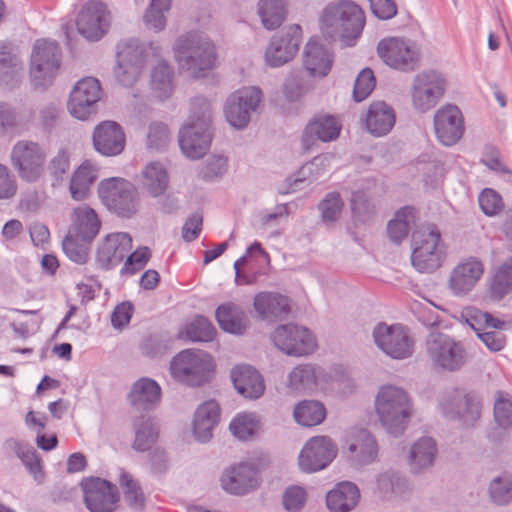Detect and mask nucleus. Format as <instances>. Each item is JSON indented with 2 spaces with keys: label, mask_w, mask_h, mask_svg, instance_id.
Returning a JSON list of instances; mask_svg holds the SVG:
<instances>
[{
  "label": "nucleus",
  "mask_w": 512,
  "mask_h": 512,
  "mask_svg": "<svg viewBox=\"0 0 512 512\" xmlns=\"http://www.w3.org/2000/svg\"><path fill=\"white\" fill-rule=\"evenodd\" d=\"M405 479L393 470L381 472L376 477L378 493L383 499L390 500L405 487Z\"/></svg>",
  "instance_id": "obj_52"
},
{
  "label": "nucleus",
  "mask_w": 512,
  "mask_h": 512,
  "mask_svg": "<svg viewBox=\"0 0 512 512\" xmlns=\"http://www.w3.org/2000/svg\"><path fill=\"white\" fill-rule=\"evenodd\" d=\"M367 131L375 137L387 135L395 125V112L384 101H376L369 105L363 117Z\"/></svg>",
  "instance_id": "obj_31"
},
{
  "label": "nucleus",
  "mask_w": 512,
  "mask_h": 512,
  "mask_svg": "<svg viewBox=\"0 0 512 512\" xmlns=\"http://www.w3.org/2000/svg\"><path fill=\"white\" fill-rule=\"evenodd\" d=\"M512 290V257L504 262L496 271L491 282V293L494 298L501 299Z\"/></svg>",
  "instance_id": "obj_53"
},
{
  "label": "nucleus",
  "mask_w": 512,
  "mask_h": 512,
  "mask_svg": "<svg viewBox=\"0 0 512 512\" xmlns=\"http://www.w3.org/2000/svg\"><path fill=\"white\" fill-rule=\"evenodd\" d=\"M212 370L213 359L202 350H183L170 363L173 378L191 387H199L207 383Z\"/></svg>",
  "instance_id": "obj_5"
},
{
  "label": "nucleus",
  "mask_w": 512,
  "mask_h": 512,
  "mask_svg": "<svg viewBox=\"0 0 512 512\" xmlns=\"http://www.w3.org/2000/svg\"><path fill=\"white\" fill-rule=\"evenodd\" d=\"M168 181L167 171L159 162H151L143 171V186L153 197L164 193Z\"/></svg>",
  "instance_id": "obj_45"
},
{
  "label": "nucleus",
  "mask_w": 512,
  "mask_h": 512,
  "mask_svg": "<svg viewBox=\"0 0 512 512\" xmlns=\"http://www.w3.org/2000/svg\"><path fill=\"white\" fill-rule=\"evenodd\" d=\"M337 449L327 436H316L309 439L299 455V466L307 473L317 472L326 468L336 457Z\"/></svg>",
  "instance_id": "obj_17"
},
{
  "label": "nucleus",
  "mask_w": 512,
  "mask_h": 512,
  "mask_svg": "<svg viewBox=\"0 0 512 512\" xmlns=\"http://www.w3.org/2000/svg\"><path fill=\"white\" fill-rule=\"evenodd\" d=\"M230 377L237 392L246 399H259L265 392L262 375L251 365H236L232 368Z\"/></svg>",
  "instance_id": "obj_27"
},
{
  "label": "nucleus",
  "mask_w": 512,
  "mask_h": 512,
  "mask_svg": "<svg viewBox=\"0 0 512 512\" xmlns=\"http://www.w3.org/2000/svg\"><path fill=\"white\" fill-rule=\"evenodd\" d=\"M344 449L348 460L357 466L369 465L378 456L376 439L364 428H352L347 432Z\"/></svg>",
  "instance_id": "obj_20"
},
{
  "label": "nucleus",
  "mask_w": 512,
  "mask_h": 512,
  "mask_svg": "<svg viewBox=\"0 0 512 512\" xmlns=\"http://www.w3.org/2000/svg\"><path fill=\"white\" fill-rule=\"evenodd\" d=\"M23 71L20 58L10 48L0 43V85L14 86Z\"/></svg>",
  "instance_id": "obj_42"
},
{
  "label": "nucleus",
  "mask_w": 512,
  "mask_h": 512,
  "mask_svg": "<svg viewBox=\"0 0 512 512\" xmlns=\"http://www.w3.org/2000/svg\"><path fill=\"white\" fill-rule=\"evenodd\" d=\"M171 0H152L143 19L149 29L160 31L166 25L164 13L170 9Z\"/></svg>",
  "instance_id": "obj_56"
},
{
  "label": "nucleus",
  "mask_w": 512,
  "mask_h": 512,
  "mask_svg": "<svg viewBox=\"0 0 512 512\" xmlns=\"http://www.w3.org/2000/svg\"><path fill=\"white\" fill-rule=\"evenodd\" d=\"M302 42V29L294 24L275 34L265 51V62L276 68L291 61L299 50Z\"/></svg>",
  "instance_id": "obj_14"
},
{
  "label": "nucleus",
  "mask_w": 512,
  "mask_h": 512,
  "mask_svg": "<svg viewBox=\"0 0 512 512\" xmlns=\"http://www.w3.org/2000/svg\"><path fill=\"white\" fill-rule=\"evenodd\" d=\"M494 419L503 429L512 428V402L506 399L502 392H497L494 403Z\"/></svg>",
  "instance_id": "obj_64"
},
{
  "label": "nucleus",
  "mask_w": 512,
  "mask_h": 512,
  "mask_svg": "<svg viewBox=\"0 0 512 512\" xmlns=\"http://www.w3.org/2000/svg\"><path fill=\"white\" fill-rule=\"evenodd\" d=\"M333 57L330 51L320 42L311 39L303 52V66L313 77H325L331 70Z\"/></svg>",
  "instance_id": "obj_32"
},
{
  "label": "nucleus",
  "mask_w": 512,
  "mask_h": 512,
  "mask_svg": "<svg viewBox=\"0 0 512 512\" xmlns=\"http://www.w3.org/2000/svg\"><path fill=\"white\" fill-rule=\"evenodd\" d=\"M437 445L431 437H421L409 450L408 465L412 473L418 474L430 469L436 459Z\"/></svg>",
  "instance_id": "obj_36"
},
{
  "label": "nucleus",
  "mask_w": 512,
  "mask_h": 512,
  "mask_svg": "<svg viewBox=\"0 0 512 512\" xmlns=\"http://www.w3.org/2000/svg\"><path fill=\"white\" fill-rule=\"evenodd\" d=\"M90 243L83 242L77 235H68L62 243L66 256L77 264H84L88 259Z\"/></svg>",
  "instance_id": "obj_62"
},
{
  "label": "nucleus",
  "mask_w": 512,
  "mask_h": 512,
  "mask_svg": "<svg viewBox=\"0 0 512 512\" xmlns=\"http://www.w3.org/2000/svg\"><path fill=\"white\" fill-rule=\"evenodd\" d=\"M443 259V252H428L422 249H413L411 263L419 272L430 273L435 271Z\"/></svg>",
  "instance_id": "obj_60"
},
{
  "label": "nucleus",
  "mask_w": 512,
  "mask_h": 512,
  "mask_svg": "<svg viewBox=\"0 0 512 512\" xmlns=\"http://www.w3.org/2000/svg\"><path fill=\"white\" fill-rule=\"evenodd\" d=\"M441 235L434 224H424L412 234V248L428 252H443L440 245Z\"/></svg>",
  "instance_id": "obj_46"
},
{
  "label": "nucleus",
  "mask_w": 512,
  "mask_h": 512,
  "mask_svg": "<svg viewBox=\"0 0 512 512\" xmlns=\"http://www.w3.org/2000/svg\"><path fill=\"white\" fill-rule=\"evenodd\" d=\"M62 51L56 41L38 39L30 56L29 74L35 88L44 89L57 76L61 65Z\"/></svg>",
  "instance_id": "obj_6"
},
{
  "label": "nucleus",
  "mask_w": 512,
  "mask_h": 512,
  "mask_svg": "<svg viewBox=\"0 0 512 512\" xmlns=\"http://www.w3.org/2000/svg\"><path fill=\"white\" fill-rule=\"evenodd\" d=\"M174 50L180 69L193 78L204 76L215 65V47L202 33H188L178 38Z\"/></svg>",
  "instance_id": "obj_3"
},
{
  "label": "nucleus",
  "mask_w": 512,
  "mask_h": 512,
  "mask_svg": "<svg viewBox=\"0 0 512 512\" xmlns=\"http://www.w3.org/2000/svg\"><path fill=\"white\" fill-rule=\"evenodd\" d=\"M119 483L128 505L134 509H142L145 499L138 483L132 476L121 469Z\"/></svg>",
  "instance_id": "obj_55"
},
{
  "label": "nucleus",
  "mask_w": 512,
  "mask_h": 512,
  "mask_svg": "<svg viewBox=\"0 0 512 512\" xmlns=\"http://www.w3.org/2000/svg\"><path fill=\"white\" fill-rule=\"evenodd\" d=\"M378 56L393 69L404 72L414 70L419 64V51L416 44L408 39L390 37L377 45Z\"/></svg>",
  "instance_id": "obj_10"
},
{
  "label": "nucleus",
  "mask_w": 512,
  "mask_h": 512,
  "mask_svg": "<svg viewBox=\"0 0 512 512\" xmlns=\"http://www.w3.org/2000/svg\"><path fill=\"white\" fill-rule=\"evenodd\" d=\"M414 220L413 209L405 207L400 209L395 218L387 225V233L391 241L400 244L408 235L410 225Z\"/></svg>",
  "instance_id": "obj_47"
},
{
  "label": "nucleus",
  "mask_w": 512,
  "mask_h": 512,
  "mask_svg": "<svg viewBox=\"0 0 512 512\" xmlns=\"http://www.w3.org/2000/svg\"><path fill=\"white\" fill-rule=\"evenodd\" d=\"M261 98V90L254 86L244 87L232 93L224 107V113L230 125L237 129L245 128L251 119L252 112L258 108Z\"/></svg>",
  "instance_id": "obj_13"
},
{
  "label": "nucleus",
  "mask_w": 512,
  "mask_h": 512,
  "mask_svg": "<svg viewBox=\"0 0 512 512\" xmlns=\"http://www.w3.org/2000/svg\"><path fill=\"white\" fill-rule=\"evenodd\" d=\"M84 503L90 512H111L119 500L116 485L101 478H86L81 482Z\"/></svg>",
  "instance_id": "obj_16"
},
{
  "label": "nucleus",
  "mask_w": 512,
  "mask_h": 512,
  "mask_svg": "<svg viewBox=\"0 0 512 512\" xmlns=\"http://www.w3.org/2000/svg\"><path fill=\"white\" fill-rule=\"evenodd\" d=\"M440 406L447 417L459 419L465 426H474L481 416L480 397L474 392L455 391Z\"/></svg>",
  "instance_id": "obj_18"
},
{
  "label": "nucleus",
  "mask_w": 512,
  "mask_h": 512,
  "mask_svg": "<svg viewBox=\"0 0 512 512\" xmlns=\"http://www.w3.org/2000/svg\"><path fill=\"white\" fill-rule=\"evenodd\" d=\"M174 69L166 61H160L151 70V89L160 100L168 99L174 91Z\"/></svg>",
  "instance_id": "obj_40"
},
{
  "label": "nucleus",
  "mask_w": 512,
  "mask_h": 512,
  "mask_svg": "<svg viewBox=\"0 0 512 512\" xmlns=\"http://www.w3.org/2000/svg\"><path fill=\"white\" fill-rule=\"evenodd\" d=\"M360 491L349 481L338 483L326 494V505L331 512H350L359 503Z\"/></svg>",
  "instance_id": "obj_35"
},
{
  "label": "nucleus",
  "mask_w": 512,
  "mask_h": 512,
  "mask_svg": "<svg viewBox=\"0 0 512 512\" xmlns=\"http://www.w3.org/2000/svg\"><path fill=\"white\" fill-rule=\"evenodd\" d=\"M374 343L387 356L402 360L414 351V341L408 329L401 324L378 323L372 333Z\"/></svg>",
  "instance_id": "obj_9"
},
{
  "label": "nucleus",
  "mask_w": 512,
  "mask_h": 512,
  "mask_svg": "<svg viewBox=\"0 0 512 512\" xmlns=\"http://www.w3.org/2000/svg\"><path fill=\"white\" fill-rule=\"evenodd\" d=\"M293 415L297 423L305 427H311L324 421L326 409L319 401L304 400L294 408Z\"/></svg>",
  "instance_id": "obj_43"
},
{
  "label": "nucleus",
  "mask_w": 512,
  "mask_h": 512,
  "mask_svg": "<svg viewBox=\"0 0 512 512\" xmlns=\"http://www.w3.org/2000/svg\"><path fill=\"white\" fill-rule=\"evenodd\" d=\"M187 124L211 127L212 107L211 103L203 96L194 97L190 104V115Z\"/></svg>",
  "instance_id": "obj_54"
},
{
  "label": "nucleus",
  "mask_w": 512,
  "mask_h": 512,
  "mask_svg": "<svg viewBox=\"0 0 512 512\" xmlns=\"http://www.w3.org/2000/svg\"><path fill=\"white\" fill-rule=\"evenodd\" d=\"M484 272L483 264L476 258H468L459 263L451 272L449 287L456 295L470 292Z\"/></svg>",
  "instance_id": "obj_29"
},
{
  "label": "nucleus",
  "mask_w": 512,
  "mask_h": 512,
  "mask_svg": "<svg viewBox=\"0 0 512 512\" xmlns=\"http://www.w3.org/2000/svg\"><path fill=\"white\" fill-rule=\"evenodd\" d=\"M101 92L98 79L86 77L79 80L71 91L67 103L71 116L79 120H86L90 115L95 114Z\"/></svg>",
  "instance_id": "obj_15"
},
{
  "label": "nucleus",
  "mask_w": 512,
  "mask_h": 512,
  "mask_svg": "<svg viewBox=\"0 0 512 512\" xmlns=\"http://www.w3.org/2000/svg\"><path fill=\"white\" fill-rule=\"evenodd\" d=\"M170 142V132L166 124L152 122L148 127L146 147L150 151H163Z\"/></svg>",
  "instance_id": "obj_59"
},
{
  "label": "nucleus",
  "mask_w": 512,
  "mask_h": 512,
  "mask_svg": "<svg viewBox=\"0 0 512 512\" xmlns=\"http://www.w3.org/2000/svg\"><path fill=\"white\" fill-rule=\"evenodd\" d=\"M365 26V14L355 2L339 0L328 4L321 15V30L343 46L352 47L361 36Z\"/></svg>",
  "instance_id": "obj_1"
},
{
  "label": "nucleus",
  "mask_w": 512,
  "mask_h": 512,
  "mask_svg": "<svg viewBox=\"0 0 512 512\" xmlns=\"http://www.w3.org/2000/svg\"><path fill=\"white\" fill-rule=\"evenodd\" d=\"M98 195L108 210L125 218L136 213L138 200L134 186L123 178H108L98 185Z\"/></svg>",
  "instance_id": "obj_7"
},
{
  "label": "nucleus",
  "mask_w": 512,
  "mask_h": 512,
  "mask_svg": "<svg viewBox=\"0 0 512 512\" xmlns=\"http://www.w3.org/2000/svg\"><path fill=\"white\" fill-rule=\"evenodd\" d=\"M132 427L135 435L132 448L138 452L150 450L159 436V429L153 419L141 415L133 420Z\"/></svg>",
  "instance_id": "obj_39"
},
{
  "label": "nucleus",
  "mask_w": 512,
  "mask_h": 512,
  "mask_svg": "<svg viewBox=\"0 0 512 512\" xmlns=\"http://www.w3.org/2000/svg\"><path fill=\"white\" fill-rule=\"evenodd\" d=\"M427 355L436 370L456 372L468 361L464 345L451 336L433 331L426 338Z\"/></svg>",
  "instance_id": "obj_4"
},
{
  "label": "nucleus",
  "mask_w": 512,
  "mask_h": 512,
  "mask_svg": "<svg viewBox=\"0 0 512 512\" xmlns=\"http://www.w3.org/2000/svg\"><path fill=\"white\" fill-rule=\"evenodd\" d=\"M220 419V407L214 400L201 404L194 415L193 433L197 441L208 442L213 434L214 427Z\"/></svg>",
  "instance_id": "obj_34"
},
{
  "label": "nucleus",
  "mask_w": 512,
  "mask_h": 512,
  "mask_svg": "<svg viewBox=\"0 0 512 512\" xmlns=\"http://www.w3.org/2000/svg\"><path fill=\"white\" fill-rule=\"evenodd\" d=\"M211 140V127L186 124L179 132L180 148L191 159L204 156L210 147Z\"/></svg>",
  "instance_id": "obj_28"
},
{
  "label": "nucleus",
  "mask_w": 512,
  "mask_h": 512,
  "mask_svg": "<svg viewBox=\"0 0 512 512\" xmlns=\"http://www.w3.org/2000/svg\"><path fill=\"white\" fill-rule=\"evenodd\" d=\"M132 248V237L126 232L108 234L98 246L96 260L105 270L120 264Z\"/></svg>",
  "instance_id": "obj_24"
},
{
  "label": "nucleus",
  "mask_w": 512,
  "mask_h": 512,
  "mask_svg": "<svg viewBox=\"0 0 512 512\" xmlns=\"http://www.w3.org/2000/svg\"><path fill=\"white\" fill-rule=\"evenodd\" d=\"M11 160L19 177L28 183L38 181L44 172L45 152L36 142L18 141L12 148Z\"/></svg>",
  "instance_id": "obj_11"
},
{
  "label": "nucleus",
  "mask_w": 512,
  "mask_h": 512,
  "mask_svg": "<svg viewBox=\"0 0 512 512\" xmlns=\"http://www.w3.org/2000/svg\"><path fill=\"white\" fill-rule=\"evenodd\" d=\"M215 316L219 326L231 334H242L248 327L249 319L237 304L228 302L220 305Z\"/></svg>",
  "instance_id": "obj_38"
},
{
  "label": "nucleus",
  "mask_w": 512,
  "mask_h": 512,
  "mask_svg": "<svg viewBox=\"0 0 512 512\" xmlns=\"http://www.w3.org/2000/svg\"><path fill=\"white\" fill-rule=\"evenodd\" d=\"M271 338L278 349L290 356H306L316 348V340L311 331L294 323L278 326Z\"/></svg>",
  "instance_id": "obj_12"
},
{
  "label": "nucleus",
  "mask_w": 512,
  "mask_h": 512,
  "mask_svg": "<svg viewBox=\"0 0 512 512\" xmlns=\"http://www.w3.org/2000/svg\"><path fill=\"white\" fill-rule=\"evenodd\" d=\"M341 124L333 115H318L309 121L301 136V145L304 152H309L318 141L330 142L339 137Z\"/></svg>",
  "instance_id": "obj_22"
},
{
  "label": "nucleus",
  "mask_w": 512,
  "mask_h": 512,
  "mask_svg": "<svg viewBox=\"0 0 512 512\" xmlns=\"http://www.w3.org/2000/svg\"><path fill=\"white\" fill-rule=\"evenodd\" d=\"M120 61L114 70V74L124 86H131L141 74L145 63L144 49L138 40L131 39L119 52Z\"/></svg>",
  "instance_id": "obj_23"
},
{
  "label": "nucleus",
  "mask_w": 512,
  "mask_h": 512,
  "mask_svg": "<svg viewBox=\"0 0 512 512\" xmlns=\"http://www.w3.org/2000/svg\"><path fill=\"white\" fill-rule=\"evenodd\" d=\"M98 170L90 163L84 162L73 173L70 181V193L74 200H84L90 191L91 185L98 177Z\"/></svg>",
  "instance_id": "obj_41"
},
{
  "label": "nucleus",
  "mask_w": 512,
  "mask_h": 512,
  "mask_svg": "<svg viewBox=\"0 0 512 512\" xmlns=\"http://www.w3.org/2000/svg\"><path fill=\"white\" fill-rule=\"evenodd\" d=\"M488 494L491 501L499 506L512 502V475L503 473L493 478L488 486Z\"/></svg>",
  "instance_id": "obj_50"
},
{
  "label": "nucleus",
  "mask_w": 512,
  "mask_h": 512,
  "mask_svg": "<svg viewBox=\"0 0 512 512\" xmlns=\"http://www.w3.org/2000/svg\"><path fill=\"white\" fill-rule=\"evenodd\" d=\"M258 427V420L253 413H244L236 416L230 423V431L241 440L253 436Z\"/></svg>",
  "instance_id": "obj_61"
},
{
  "label": "nucleus",
  "mask_w": 512,
  "mask_h": 512,
  "mask_svg": "<svg viewBox=\"0 0 512 512\" xmlns=\"http://www.w3.org/2000/svg\"><path fill=\"white\" fill-rule=\"evenodd\" d=\"M101 220L94 209L87 205H81L74 209L72 214V228L83 242L91 243L98 235Z\"/></svg>",
  "instance_id": "obj_37"
},
{
  "label": "nucleus",
  "mask_w": 512,
  "mask_h": 512,
  "mask_svg": "<svg viewBox=\"0 0 512 512\" xmlns=\"http://www.w3.org/2000/svg\"><path fill=\"white\" fill-rule=\"evenodd\" d=\"M258 14L263 26L268 30L278 28L285 19L286 8L284 0H260Z\"/></svg>",
  "instance_id": "obj_44"
},
{
  "label": "nucleus",
  "mask_w": 512,
  "mask_h": 512,
  "mask_svg": "<svg viewBox=\"0 0 512 512\" xmlns=\"http://www.w3.org/2000/svg\"><path fill=\"white\" fill-rule=\"evenodd\" d=\"M467 323L470 327H481L482 331L499 330L504 332L509 327L508 322L481 310H471L468 313Z\"/></svg>",
  "instance_id": "obj_57"
},
{
  "label": "nucleus",
  "mask_w": 512,
  "mask_h": 512,
  "mask_svg": "<svg viewBox=\"0 0 512 512\" xmlns=\"http://www.w3.org/2000/svg\"><path fill=\"white\" fill-rule=\"evenodd\" d=\"M95 150L103 156L119 155L125 148V133L115 121H103L98 124L92 135Z\"/></svg>",
  "instance_id": "obj_25"
},
{
  "label": "nucleus",
  "mask_w": 512,
  "mask_h": 512,
  "mask_svg": "<svg viewBox=\"0 0 512 512\" xmlns=\"http://www.w3.org/2000/svg\"><path fill=\"white\" fill-rule=\"evenodd\" d=\"M221 482L225 491L243 495L258 487V470L254 464L240 463L226 472L222 476Z\"/></svg>",
  "instance_id": "obj_26"
},
{
  "label": "nucleus",
  "mask_w": 512,
  "mask_h": 512,
  "mask_svg": "<svg viewBox=\"0 0 512 512\" xmlns=\"http://www.w3.org/2000/svg\"><path fill=\"white\" fill-rule=\"evenodd\" d=\"M447 81L436 70L418 73L411 84V100L415 110L425 113L435 107L444 95Z\"/></svg>",
  "instance_id": "obj_8"
},
{
  "label": "nucleus",
  "mask_w": 512,
  "mask_h": 512,
  "mask_svg": "<svg viewBox=\"0 0 512 512\" xmlns=\"http://www.w3.org/2000/svg\"><path fill=\"white\" fill-rule=\"evenodd\" d=\"M318 370L313 365H299L289 374V384L297 391H312L317 386Z\"/></svg>",
  "instance_id": "obj_48"
},
{
  "label": "nucleus",
  "mask_w": 512,
  "mask_h": 512,
  "mask_svg": "<svg viewBox=\"0 0 512 512\" xmlns=\"http://www.w3.org/2000/svg\"><path fill=\"white\" fill-rule=\"evenodd\" d=\"M352 217L361 223H368L374 215V206L366 192L355 191L351 196Z\"/></svg>",
  "instance_id": "obj_58"
},
{
  "label": "nucleus",
  "mask_w": 512,
  "mask_h": 512,
  "mask_svg": "<svg viewBox=\"0 0 512 512\" xmlns=\"http://www.w3.org/2000/svg\"><path fill=\"white\" fill-rule=\"evenodd\" d=\"M375 408L383 427L396 437L403 434L413 413V404L408 393L393 385L380 388L375 399Z\"/></svg>",
  "instance_id": "obj_2"
},
{
  "label": "nucleus",
  "mask_w": 512,
  "mask_h": 512,
  "mask_svg": "<svg viewBox=\"0 0 512 512\" xmlns=\"http://www.w3.org/2000/svg\"><path fill=\"white\" fill-rule=\"evenodd\" d=\"M344 203L338 192H330L318 204L321 221L327 227H332L340 218Z\"/></svg>",
  "instance_id": "obj_51"
},
{
  "label": "nucleus",
  "mask_w": 512,
  "mask_h": 512,
  "mask_svg": "<svg viewBox=\"0 0 512 512\" xmlns=\"http://www.w3.org/2000/svg\"><path fill=\"white\" fill-rule=\"evenodd\" d=\"M109 24V12L103 3L98 1L87 2L76 20L79 34L89 41L100 40L107 32Z\"/></svg>",
  "instance_id": "obj_19"
},
{
  "label": "nucleus",
  "mask_w": 512,
  "mask_h": 512,
  "mask_svg": "<svg viewBox=\"0 0 512 512\" xmlns=\"http://www.w3.org/2000/svg\"><path fill=\"white\" fill-rule=\"evenodd\" d=\"M128 399L137 410L150 411L160 403L161 388L155 380L143 377L132 385Z\"/></svg>",
  "instance_id": "obj_33"
},
{
  "label": "nucleus",
  "mask_w": 512,
  "mask_h": 512,
  "mask_svg": "<svg viewBox=\"0 0 512 512\" xmlns=\"http://www.w3.org/2000/svg\"><path fill=\"white\" fill-rule=\"evenodd\" d=\"M253 306L259 318L267 321L283 320L291 311L288 297L276 292L256 294Z\"/></svg>",
  "instance_id": "obj_30"
},
{
  "label": "nucleus",
  "mask_w": 512,
  "mask_h": 512,
  "mask_svg": "<svg viewBox=\"0 0 512 512\" xmlns=\"http://www.w3.org/2000/svg\"><path fill=\"white\" fill-rule=\"evenodd\" d=\"M434 129L438 140L445 146L456 144L463 136L464 122L460 109L446 105L434 115Z\"/></svg>",
  "instance_id": "obj_21"
},
{
  "label": "nucleus",
  "mask_w": 512,
  "mask_h": 512,
  "mask_svg": "<svg viewBox=\"0 0 512 512\" xmlns=\"http://www.w3.org/2000/svg\"><path fill=\"white\" fill-rule=\"evenodd\" d=\"M216 330L213 324L204 316H197L186 325L185 331L179 333V337H185L193 342H208L214 337Z\"/></svg>",
  "instance_id": "obj_49"
},
{
  "label": "nucleus",
  "mask_w": 512,
  "mask_h": 512,
  "mask_svg": "<svg viewBox=\"0 0 512 512\" xmlns=\"http://www.w3.org/2000/svg\"><path fill=\"white\" fill-rule=\"evenodd\" d=\"M70 170V155L69 152L61 148L57 154L50 160L48 171L54 182L53 185L59 184L63 181L64 177Z\"/></svg>",
  "instance_id": "obj_63"
}]
</instances>
